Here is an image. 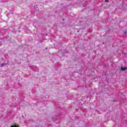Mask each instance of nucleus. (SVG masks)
I'll return each instance as SVG.
<instances>
[{"instance_id": "nucleus-1", "label": "nucleus", "mask_w": 127, "mask_h": 127, "mask_svg": "<svg viewBox=\"0 0 127 127\" xmlns=\"http://www.w3.org/2000/svg\"><path fill=\"white\" fill-rule=\"evenodd\" d=\"M127 68L126 67H121V70H122V71H126V70H127Z\"/></svg>"}, {"instance_id": "nucleus-3", "label": "nucleus", "mask_w": 127, "mask_h": 127, "mask_svg": "<svg viewBox=\"0 0 127 127\" xmlns=\"http://www.w3.org/2000/svg\"><path fill=\"white\" fill-rule=\"evenodd\" d=\"M105 1L106 2H109V0H105Z\"/></svg>"}, {"instance_id": "nucleus-4", "label": "nucleus", "mask_w": 127, "mask_h": 127, "mask_svg": "<svg viewBox=\"0 0 127 127\" xmlns=\"http://www.w3.org/2000/svg\"><path fill=\"white\" fill-rule=\"evenodd\" d=\"M3 64H2L1 65V67H3Z\"/></svg>"}, {"instance_id": "nucleus-2", "label": "nucleus", "mask_w": 127, "mask_h": 127, "mask_svg": "<svg viewBox=\"0 0 127 127\" xmlns=\"http://www.w3.org/2000/svg\"><path fill=\"white\" fill-rule=\"evenodd\" d=\"M11 127H18L17 126H11Z\"/></svg>"}]
</instances>
